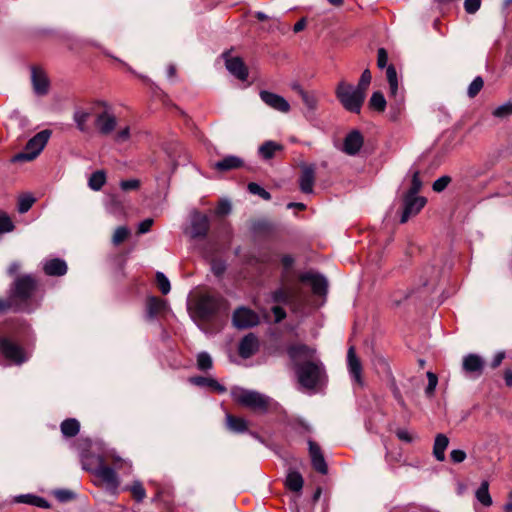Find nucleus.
<instances>
[{
	"instance_id": "f257e3e1",
	"label": "nucleus",
	"mask_w": 512,
	"mask_h": 512,
	"mask_svg": "<svg viewBox=\"0 0 512 512\" xmlns=\"http://www.w3.org/2000/svg\"><path fill=\"white\" fill-rule=\"evenodd\" d=\"M38 281L31 274L16 276L10 284L8 295H11L21 312H31Z\"/></svg>"
},
{
	"instance_id": "f03ea898",
	"label": "nucleus",
	"mask_w": 512,
	"mask_h": 512,
	"mask_svg": "<svg viewBox=\"0 0 512 512\" xmlns=\"http://www.w3.org/2000/svg\"><path fill=\"white\" fill-rule=\"evenodd\" d=\"M335 95L345 110L356 114L360 113L366 98V95L359 91L356 86L344 80L338 83Z\"/></svg>"
},
{
	"instance_id": "7ed1b4c3",
	"label": "nucleus",
	"mask_w": 512,
	"mask_h": 512,
	"mask_svg": "<svg viewBox=\"0 0 512 512\" xmlns=\"http://www.w3.org/2000/svg\"><path fill=\"white\" fill-rule=\"evenodd\" d=\"M227 306V300L220 294L205 293L199 296L195 313L203 321H210Z\"/></svg>"
},
{
	"instance_id": "20e7f679",
	"label": "nucleus",
	"mask_w": 512,
	"mask_h": 512,
	"mask_svg": "<svg viewBox=\"0 0 512 512\" xmlns=\"http://www.w3.org/2000/svg\"><path fill=\"white\" fill-rule=\"evenodd\" d=\"M235 400L241 406L249 408L259 414L267 413L272 406L276 404L269 396L254 390L245 389L241 390V392L235 396Z\"/></svg>"
},
{
	"instance_id": "39448f33",
	"label": "nucleus",
	"mask_w": 512,
	"mask_h": 512,
	"mask_svg": "<svg viewBox=\"0 0 512 512\" xmlns=\"http://www.w3.org/2000/svg\"><path fill=\"white\" fill-rule=\"evenodd\" d=\"M301 386L307 389H313L320 382L324 368L319 360L304 361L301 365L294 368Z\"/></svg>"
},
{
	"instance_id": "423d86ee",
	"label": "nucleus",
	"mask_w": 512,
	"mask_h": 512,
	"mask_svg": "<svg viewBox=\"0 0 512 512\" xmlns=\"http://www.w3.org/2000/svg\"><path fill=\"white\" fill-rule=\"evenodd\" d=\"M52 131L44 129L28 140L25 151L19 152L12 157V162H25L34 160L47 144Z\"/></svg>"
},
{
	"instance_id": "0eeeda50",
	"label": "nucleus",
	"mask_w": 512,
	"mask_h": 512,
	"mask_svg": "<svg viewBox=\"0 0 512 512\" xmlns=\"http://www.w3.org/2000/svg\"><path fill=\"white\" fill-rule=\"evenodd\" d=\"M210 231V218L207 214L195 210L191 213L190 226L186 233L193 240H204Z\"/></svg>"
},
{
	"instance_id": "6e6552de",
	"label": "nucleus",
	"mask_w": 512,
	"mask_h": 512,
	"mask_svg": "<svg viewBox=\"0 0 512 512\" xmlns=\"http://www.w3.org/2000/svg\"><path fill=\"white\" fill-rule=\"evenodd\" d=\"M286 353L296 368L304 361L315 360L316 350L304 343H292L287 346Z\"/></svg>"
},
{
	"instance_id": "1a4fd4ad",
	"label": "nucleus",
	"mask_w": 512,
	"mask_h": 512,
	"mask_svg": "<svg viewBox=\"0 0 512 512\" xmlns=\"http://www.w3.org/2000/svg\"><path fill=\"white\" fill-rule=\"evenodd\" d=\"M427 199L423 196L402 195V210L400 223H406L411 217L416 216L426 205Z\"/></svg>"
},
{
	"instance_id": "9d476101",
	"label": "nucleus",
	"mask_w": 512,
	"mask_h": 512,
	"mask_svg": "<svg viewBox=\"0 0 512 512\" xmlns=\"http://www.w3.org/2000/svg\"><path fill=\"white\" fill-rule=\"evenodd\" d=\"M232 323L237 329L243 330L257 326L260 318L252 309L241 306L233 312Z\"/></svg>"
},
{
	"instance_id": "9b49d317",
	"label": "nucleus",
	"mask_w": 512,
	"mask_h": 512,
	"mask_svg": "<svg viewBox=\"0 0 512 512\" xmlns=\"http://www.w3.org/2000/svg\"><path fill=\"white\" fill-rule=\"evenodd\" d=\"M222 57L225 60V66L227 70L235 76L237 79L241 81H246L249 75L248 67L244 63L241 57H232L230 56L229 51H225L222 54Z\"/></svg>"
},
{
	"instance_id": "f8f14e48",
	"label": "nucleus",
	"mask_w": 512,
	"mask_h": 512,
	"mask_svg": "<svg viewBox=\"0 0 512 512\" xmlns=\"http://www.w3.org/2000/svg\"><path fill=\"white\" fill-rule=\"evenodd\" d=\"M299 279L303 283H309L312 292L317 296H325L328 292L327 279L319 273L305 272L300 275Z\"/></svg>"
},
{
	"instance_id": "ddd939ff",
	"label": "nucleus",
	"mask_w": 512,
	"mask_h": 512,
	"mask_svg": "<svg viewBox=\"0 0 512 512\" xmlns=\"http://www.w3.org/2000/svg\"><path fill=\"white\" fill-rule=\"evenodd\" d=\"M95 475L113 488H117L119 485L116 472L113 468L106 465L105 458L101 455H97V467Z\"/></svg>"
},
{
	"instance_id": "4468645a",
	"label": "nucleus",
	"mask_w": 512,
	"mask_h": 512,
	"mask_svg": "<svg viewBox=\"0 0 512 512\" xmlns=\"http://www.w3.org/2000/svg\"><path fill=\"white\" fill-rule=\"evenodd\" d=\"M260 348L258 337L254 333H248L239 342L238 354L243 359H248L255 355Z\"/></svg>"
},
{
	"instance_id": "2eb2a0df",
	"label": "nucleus",
	"mask_w": 512,
	"mask_h": 512,
	"mask_svg": "<svg viewBox=\"0 0 512 512\" xmlns=\"http://www.w3.org/2000/svg\"><path fill=\"white\" fill-rule=\"evenodd\" d=\"M260 99L270 108L277 110L282 113H288L290 111V104L288 101L273 92L262 90L259 93Z\"/></svg>"
},
{
	"instance_id": "dca6fc26",
	"label": "nucleus",
	"mask_w": 512,
	"mask_h": 512,
	"mask_svg": "<svg viewBox=\"0 0 512 512\" xmlns=\"http://www.w3.org/2000/svg\"><path fill=\"white\" fill-rule=\"evenodd\" d=\"M364 144L362 133L354 129L350 131L344 138L342 151L347 155L354 156L359 153Z\"/></svg>"
},
{
	"instance_id": "f3484780",
	"label": "nucleus",
	"mask_w": 512,
	"mask_h": 512,
	"mask_svg": "<svg viewBox=\"0 0 512 512\" xmlns=\"http://www.w3.org/2000/svg\"><path fill=\"white\" fill-rule=\"evenodd\" d=\"M308 445L309 455L311 458V465L313 469L322 475H326L328 473V465L326 463L320 446L312 440L308 441Z\"/></svg>"
},
{
	"instance_id": "a211bd4d",
	"label": "nucleus",
	"mask_w": 512,
	"mask_h": 512,
	"mask_svg": "<svg viewBox=\"0 0 512 512\" xmlns=\"http://www.w3.org/2000/svg\"><path fill=\"white\" fill-rule=\"evenodd\" d=\"M31 81L35 94L44 96L48 93L50 82L43 70L33 66L31 68Z\"/></svg>"
},
{
	"instance_id": "6ab92c4d",
	"label": "nucleus",
	"mask_w": 512,
	"mask_h": 512,
	"mask_svg": "<svg viewBox=\"0 0 512 512\" xmlns=\"http://www.w3.org/2000/svg\"><path fill=\"white\" fill-rule=\"evenodd\" d=\"M347 365L351 377L358 385L362 386V364L353 346H350L347 352Z\"/></svg>"
},
{
	"instance_id": "aec40b11",
	"label": "nucleus",
	"mask_w": 512,
	"mask_h": 512,
	"mask_svg": "<svg viewBox=\"0 0 512 512\" xmlns=\"http://www.w3.org/2000/svg\"><path fill=\"white\" fill-rule=\"evenodd\" d=\"M315 182V166L313 164L304 165L301 168V174L299 177V187L301 192L310 194L313 192V186Z\"/></svg>"
},
{
	"instance_id": "412c9836",
	"label": "nucleus",
	"mask_w": 512,
	"mask_h": 512,
	"mask_svg": "<svg viewBox=\"0 0 512 512\" xmlns=\"http://www.w3.org/2000/svg\"><path fill=\"white\" fill-rule=\"evenodd\" d=\"M95 125L100 134L109 135L116 128L117 120L114 115L103 111L96 116Z\"/></svg>"
},
{
	"instance_id": "4be33fe9",
	"label": "nucleus",
	"mask_w": 512,
	"mask_h": 512,
	"mask_svg": "<svg viewBox=\"0 0 512 512\" xmlns=\"http://www.w3.org/2000/svg\"><path fill=\"white\" fill-rule=\"evenodd\" d=\"M67 263L60 258H53L45 262L43 271L48 276L60 277L67 273Z\"/></svg>"
},
{
	"instance_id": "5701e85b",
	"label": "nucleus",
	"mask_w": 512,
	"mask_h": 512,
	"mask_svg": "<svg viewBox=\"0 0 512 512\" xmlns=\"http://www.w3.org/2000/svg\"><path fill=\"white\" fill-rule=\"evenodd\" d=\"M485 362L477 354H468L463 358L462 368L466 373H476L481 375L484 369Z\"/></svg>"
},
{
	"instance_id": "b1692460",
	"label": "nucleus",
	"mask_w": 512,
	"mask_h": 512,
	"mask_svg": "<svg viewBox=\"0 0 512 512\" xmlns=\"http://www.w3.org/2000/svg\"><path fill=\"white\" fill-rule=\"evenodd\" d=\"M244 166V161L238 156L228 155L224 157L222 160L217 161L213 168L221 173L228 172L231 170L239 169Z\"/></svg>"
},
{
	"instance_id": "393cba45",
	"label": "nucleus",
	"mask_w": 512,
	"mask_h": 512,
	"mask_svg": "<svg viewBox=\"0 0 512 512\" xmlns=\"http://www.w3.org/2000/svg\"><path fill=\"white\" fill-rule=\"evenodd\" d=\"M189 382L198 387H209L211 390L223 394L227 391L226 387L220 384L216 379L205 376H193Z\"/></svg>"
},
{
	"instance_id": "a878e982",
	"label": "nucleus",
	"mask_w": 512,
	"mask_h": 512,
	"mask_svg": "<svg viewBox=\"0 0 512 512\" xmlns=\"http://www.w3.org/2000/svg\"><path fill=\"white\" fill-rule=\"evenodd\" d=\"M251 229L259 236L271 237L277 231V226L267 219H259L252 222Z\"/></svg>"
},
{
	"instance_id": "bb28decb",
	"label": "nucleus",
	"mask_w": 512,
	"mask_h": 512,
	"mask_svg": "<svg viewBox=\"0 0 512 512\" xmlns=\"http://www.w3.org/2000/svg\"><path fill=\"white\" fill-rule=\"evenodd\" d=\"M167 308V303L165 300L156 297L149 296L146 300V310L148 319H153Z\"/></svg>"
},
{
	"instance_id": "cd10ccee",
	"label": "nucleus",
	"mask_w": 512,
	"mask_h": 512,
	"mask_svg": "<svg viewBox=\"0 0 512 512\" xmlns=\"http://www.w3.org/2000/svg\"><path fill=\"white\" fill-rule=\"evenodd\" d=\"M449 445V438L442 433L436 435L433 445V456L438 461L445 460V450Z\"/></svg>"
},
{
	"instance_id": "c85d7f7f",
	"label": "nucleus",
	"mask_w": 512,
	"mask_h": 512,
	"mask_svg": "<svg viewBox=\"0 0 512 512\" xmlns=\"http://www.w3.org/2000/svg\"><path fill=\"white\" fill-rule=\"evenodd\" d=\"M91 116L90 111H86L82 108H76L73 113V120L76 124L77 129L82 133H88L90 131V127L87 124L89 118Z\"/></svg>"
},
{
	"instance_id": "c756f323",
	"label": "nucleus",
	"mask_w": 512,
	"mask_h": 512,
	"mask_svg": "<svg viewBox=\"0 0 512 512\" xmlns=\"http://www.w3.org/2000/svg\"><path fill=\"white\" fill-rule=\"evenodd\" d=\"M304 479L302 475L295 470H289L286 480L285 486L288 490L292 492H300L303 488Z\"/></svg>"
},
{
	"instance_id": "7c9ffc66",
	"label": "nucleus",
	"mask_w": 512,
	"mask_h": 512,
	"mask_svg": "<svg viewBox=\"0 0 512 512\" xmlns=\"http://www.w3.org/2000/svg\"><path fill=\"white\" fill-rule=\"evenodd\" d=\"M15 502L17 503H24L44 509L50 508V503L39 496L33 495V494H22L17 497H15Z\"/></svg>"
},
{
	"instance_id": "2f4dec72",
	"label": "nucleus",
	"mask_w": 512,
	"mask_h": 512,
	"mask_svg": "<svg viewBox=\"0 0 512 512\" xmlns=\"http://www.w3.org/2000/svg\"><path fill=\"white\" fill-rule=\"evenodd\" d=\"M283 150V146L274 141H265L258 149L259 154L265 160H270L274 157L277 151Z\"/></svg>"
},
{
	"instance_id": "473e14b6",
	"label": "nucleus",
	"mask_w": 512,
	"mask_h": 512,
	"mask_svg": "<svg viewBox=\"0 0 512 512\" xmlns=\"http://www.w3.org/2000/svg\"><path fill=\"white\" fill-rule=\"evenodd\" d=\"M293 90L296 91L309 110H315L317 106V97L314 92L305 91L299 84L293 85Z\"/></svg>"
},
{
	"instance_id": "72a5a7b5",
	"label": "nucleus",
	"mask_w": 512,
	"mask_h": 512,
	"mask_svg": "<svg viewBox=\"0 0 512 512\" xmlns=\"http://www.w3.org/2000/svg\"><path fill=\"white\" fill-rule=\"evenodd\" d=\"M61 433L67 438H72L79 433L80 423L75 418H67L60 425Z\"/></svg>"
},
{
	"instance_id": "f704fd0d",
	"label": "nucleus",
	"mask_w": 512,
	"mask_h": 512,
	"mask_svg": "<svg viewBox=\"0 0 512 512\" xmlns=\"http://www.w3.org/2000/svg\"><path fill=\"white\" fill-rule=\"evenodd\" d=\"M227 427L234 433H244L248 430V425L245 419L227 414Z\"/></svg>"
},
{
	"instance_id": "c9c22d12",
	"label": "nucleus",
	"mask_w": 512,
	"mask_h": 512,
	"mask_svg": "<svg viewBox=\"0 0 512 512\" xmlns=\"http://www.w3.org/2000/svg\"><path fill=\"white\" fill-rule=\"evenodd\" d=\"M386 105L387 102L383 93L381 91L373 92L368 102L369 108L377 112H384Z\"/></svg>"
},
{
	"instance_id": "e433bc0d",
	"label": "nucleus",
	"mask_w": 512,
	"mask_h": 512,
	"mask_svg": "<svg viewBox=\"0 0 512 512\" xmlns=\"http://www.w3.org/2000/svg\"><path fill=\"white\" fill-rule=\"evenodd\" d=\"M386 77L389 84L390 96L396 98L398 94L397 71L394 65L387 66Z\"/></svg>"
},
{
	"instance_id": "4c0bfd02",
	"label": "nucleus",
	"mask_w": 512,
	"mask_h": 512,
	"mask_svg": "<svg viewBox=\"0 0 512 512\" xmlns=\"http://www.w3.org/2000/svg\"><path fill=\"white\" fill-rule=\"evenodd\" d=\"M106 183V173L103 170H97L91 174L88 180V186L94 191L102 189Z\"/></svg>"
},
{
	"instance_id": "58836bf2",
	"label": "nucleus",
	"mask_w": 512,
	"mask_h": 512,
	"mask_svg": "<svg viewBox=\"0 0 512 512\" xmlns=\"http://www.w3.org/2000/svg\"><path fill=\"white\" fill-rule=\"evenodd\" d=\"M293 299V294L289 289L280 287L272 292V300L277 304H289Z\"/></svg>"
},
{
	"instance_id": "ea45409f",
	"label": "nucleus",
	"mask_w": 512,
	"mask_h": 512,
	"mask_svg": "<svg viewBox=\"0 0 512 512\" xmlns=\"http://www.w3.org/2000/svg\"><path fill=\"white\" fill-rule=\"evenodd\" d=\"M476 498L484 506H490L492 504V498L489 494V484L487 481H483L477 489Z\"/></svg>"
},
{
	"instance_id": "a19ab883",
	"label": "nucleus",
	"mask_w": 512,
	"mask_h": 512,
	"mask_svg": "<svg viewBox=\"0 0 512 512\" xmlns=\"http://www.w3.org/2000/svg\"><path fill=\"white\" fill-rule=\"evenodd\" d=\"M438 276H439V271L434 266L425 267L424 268V276H421V278H423L422 285L423 286L434 285Z\"/></svg>"
},
{
	"instance_id": "79ce46f5",
	"label": "nucleus",
	"mask_w": 512,
	"mask_h": 512,
	"mask_svg": "<svg viewBox=\"0 0 512 512\" xmlns=\"http://www.w3.org/2000/svg\"><path fill=\"white\" fill-rule=\"evenodd\" d=\"M8 311H12L14 313L21 312L11 295H8V298H0V314L7 313Z\"/></svg>"
},
{
	"instance_id": "37998d69",
	"label": "nucleus",
	"mask_w": 512,
	"mask_h": 512,
	"mask_svg": "<svg viewBox=\"0 0 512 512\" xmlns=\"http://www.w3.org/2000/svg\"><path fill=\"white\" fill-rule=\"evenodd\" d=\"M422 188V181L420 179V172L416 170L412 175L411 186L404 194L410 196H419L418 193Z\"/></svg>"
},
{
	"instance_id": "c03bdc74",
	"label": "nucleus",
	"mask_w": 512,
	"mask_h": 512,
	"mask_svg": "<svg viewBox=\"0 0 512 512\" xmlns=\"http://www.w3.org/2000/svg\"><path fill=\"white\" fill-rule=\"evenodd\" d=\"M247 189L251 194L258 195L263 200L269 201L272 198L271 194L268 191H266L263 187H261L259 184L255 182L248 183Z\"/></svg>"
},
{
	"instance_id": "a18cd8bd",
	"label": "nucleus",
	"mask_w": 512,
	"mask_h": 512,
	"mask_svg": "<svg viewBox=\"0 0 512 512\" xmlns=\"http://www.w3.org/2000/svg\"><path fill=\"white\" fill-rule=\"evenodd\" d=\"M484 86V80L481 76H477L474 78V80L470 83L469 87H468V90H467V95L469 98H475L479 92L482 90Z\"/></svg>"
},
{
	"instance_id": "49530a36",
	"label": "nucleus",
	"mask_w": 512,
	"mask_h": 512,
	"mask_svg": "<svg viewBox=\"0 0 512 512\" xmlns=\"http://www.w3.org/2000/svg\"><path fill=\"white\" fill-rule=\"evenodd\" d=\"M130 235V230L125 226H119L112 237V243L115 246L122 244Z\"/></svg>"
},
{
	"instance_id": "de8ad7c7",
	"label": "nucleus",
	"mask_w": 512,
	"mask_h": 512,
	"mask_svg": "<svg viewBox=\"0 0 512 512\" xmlns=\"http://www.w3.org/2000/svg\"><path fill=\"white\" fill-rule=\"evenodd\" d=\"M213 366L211 356L206 352H201L197 356V367L201 371H207Z\"/></svg>"
},
{
	"instance_id": "09e8293b",
	"label": "nucleus",
	"mask_w": 512,
	"mask_h": 512,
	"mask_svg": "<svg viewBox=\"0 0 512 512\" xmlns=\"http://www.w3.org/2000/svg\"><path fill=\"white\" fill-rule=\"evenodd\" d=\"M156 283H157L158 289L161 291V293L163 295H167L170 292V290H171L170 281L162 272L156 273Z\"/></svg>"
},
{
	"instance_id": "8fccbe9b",
	"label": "nucleus",
	"mask_w": 512,
	"mask_h": 512,
	"mask_svg": "<svg viewBox=\"0 0 512 512\" xmlns=\"http://www.w3.org/2000/svg\"><path fill=\"white\" fill-rule=\"evenodd\" d=\"M132 497L137 502H142L146 497V491L143 487L142 483L139 481H135L130 488Z\"/></svg>"
},
{
	"instance_id": "3c124183",
	"label": "nucleus",
	"mask_w": 512,
	"mask_h": 512,
	"mask_svg": "<svg viewBox=\"0 0 512 512\" xmlns=\"http://www.w3.org/2000/svg\"><path fill=\"white\" fill-rule=\"evenodd\" d=\"M371 79H372V76H371L370 70L365 69L361 74V77L359 79V82H358L356 88L359 91H362V93H364L366 95L368 87L371 83Z\"/></svg>"
},
{
	"instance_id": "603ef678",
	"label": "nucleus",
	"mask_w": 512,
	"mask_h": 512,
	"mask_svg": "<svg viewBox=\"0 0 512 512\" xmlns=\"http://www.w3.org/2000/svg\"><path fill=\"white\" fill-rule=\"evenodd\" d=\"M82 467L86 471H90L92 473H96V467H97V455L91 456L88 454L82 455Z\"/></svg>"
},
{
	"instance_id": "864d4df0",
	"label": "nucleus",
	"mask_w": 512,
	"mask_h": 512,
	"mask_svg": "<svg viewBox=\"0 0 512 512\" xmlns=\"http://www.w3.org/2000/svg\"><path fill=\"white\" fill-rule=\"evenodd\" d=\"M493 116L496 118H507L512 115V102H507L503 105H500L492 112Z\"/></svg>"
},
{
	"instance_id": "5fc2aeb1",
	"label": "nucleus",
	"mask_w": 512,
	"mask_h": 512,
	"mask_svg": "<svg viewBox=\"0 0 512 512\" xmlns=\"http://www.w3.org/2000/svg\"><path fill=\"white\" fill-rule=\"evenodd\" d=\"M451 181H452V179L450 176H448V175L441 176L436 181H434V183L432 185V189L435 192L440 193L447 188V186L451 183Z\"/></svg>"
},
{
	"instance_id": "6e6d98bb",
	"label": "nucleus",
	"mask_w": 512,
	"mask_h": 512,
	"mask_svg": "<svg viewBox=\"0 0 512 512\" xmlns=\"http://www.w3.org/2000/svg\"><path fill=\"white\" fill-rule=\"evenodd\" d=\"M34 202L35 198H33L32 196L26 195L21 197L18 201V211L20 213H26L27 211L30 210Z\"/></svg>"
},
{
	"instance_id": "4d7b16f0",
	"label": "nucleus",
	"mask_w": 512,
	"mask_h": 512,
	"mask_svg": "<svg viewBox=\"0 0 512 512\" xmlns=\"http://www.w3.org/2000/svg\"><path fill=\"white\" fill-rule=\"evenodd\" d=\"M427 378H428V385L425 389V394L428 397H431L436 389V386L438 384V377L433 372H427Z\"/></svg>"
},
{
	"instance_id": "13d9d810",
	"label": "nucleus",
	"mask_w": 512,
	"mask_h": 512,
	"mask_svg": "<svg viewBox=\"0 0 512 512\" xmlns=\"http://www.w3.org/2000/svg\"><path fill=\"white\" fill-rule=\"evenodd\" d=\"M232 210L231 203L228 200H220L218 205L215 208V214L217 216L223 217L228 215Z\"/></svg>"
},
{
	"instance_id": "bf43d9fd",
	"label": "nucleus",
	"mask_w": 512,
	"mask_h": 512,
	"mask_svg": "<svg viewBox=\"0 0 512 512\" xmlns=\"http://www.w3.org/2000/svg\"><path fill=\"white\" fill-rule=\"evenodd\" d=\"M140 186H141V182L138 179L122 180L120 182V188L124 192L138 190L140 188Z\"/></svg>"
},
{
	"instance_id": "052dcab7",
	"label": "nucleus",
	"mask_w": 512,
	"mask_h": 512,
	"mask_svg": "<svg viewBox=\"0 0 512 512\" xmlns=\"http://www.w3.org/2000/svg\"><path fill=\"white\" fill-rule=\"evenodd\" d=\"M14 229L12 220L4 213L0 212V234L11 232Z\"/></svg>"
},
{
	"instance_id": "680f3d73",
	"label": "nucleus",
	"mask_w": 512,
	"mask_h": 512,
	"mask_svg": "<svg viewBox=\"0 0 512 512\" xmlns=\"http://www.w3.org/2000/svg\"><path fill=\"white\" fill-rule=\"evenodd\" d=\"M55 496L60 502H68L74 499L75 493L71 490L60 489L55 492Z\"/></svg>"
},
{
	"instance_id": "e2e57ef3",
	"label": "nucleus",
	"mask_w": 512,
	"mask_h": 512,
	"mask_svg": "<svg viewBox=\"0 0 512 512\" xmlns=\"http://www.w3.org/2000/svg\"><path fill=\"white\" fill-rule=\"evenodd\" d=\"M481 6V0H465L464 9L468 14L476 13Z\"/></svg>"
},
{
	"instance_id": "0e129e2a",
	"label": "nucleus",
	"mask_w": 512,
	"mask_h": 512,
	"mask_svg": "<svg viewBox=\"0 0 512 512\" xmlns=\"http://www.w3.org/2000/svg\"><path fill=\"white\" fill-rule=\"evenodd\" d=\"M211 270L215 276L221 277L226 270V265L223 261L213 260L211 264Z\"/></svg>"
},
{
	"instance_id": "69168bd1",
	"label": "nucleus",
	"mask_w": 512,
	"mask_h": 512,
	"mask_svg": "<svg viewBox=\"0 0 512 512\" xmlns=\"http://www.w3.org/2000/svg\"><path fill=\"white\" fill-rule=\"evenodd\" d=\"M388 53L385 48H379L377 51V66L379 69H383L387 66Z\"/></svg>"
},
{
	"instance_id": "338daca9",
	"label": "nucleus",
	"mask_w": 512,
	"mask_h": 512,
	"mask_svg": "<svg viewBox=\"0 0 512 512\" xmlns=\"http://www.w3.org/2000/svg\"><path fill=\"white\" fill-rule=\"evenodd\" d=\"M466 457V452L461 449H455L450 452V459L455 464L462 463Z\"/></svg>"
},
{
	"instance_id": "774afa93",
	"label": "nucleus",
	"mask_w": 512,
	"mask_h": 512,
	"mask_svg": "<svg viewBox=\"0 0 512 512\" xmlns=\"http://www.w3.org/2000/svg\"><path fill=\"white\" fill-rule=\"evenodd\" d=\"M271 311L275 317L276 323L282 322L287 316L285 309L283 307H281L280 305L273 306L271 308Z\"/></svg>"
}]
</instances>
